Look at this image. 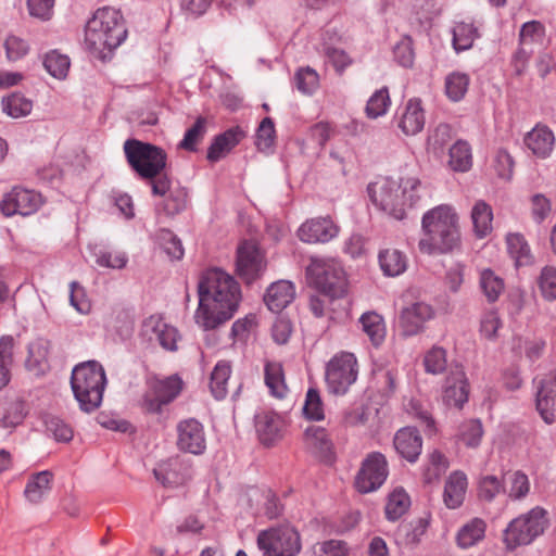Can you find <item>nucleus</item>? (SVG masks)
Masks as SVG:
<instances>
[{
	"label": "nucleus",
	"instance_id": "obj_1",
	"mask_svg": "<svg viewBox=\"0 0 556 556\" xmlns=\"http://www.w3.org/2000/svg\"><path fill=\"white\" fill-rule=\"evenodd\" d=\"M240 299V287L233 277L219 268L207 270L199 283L195 323L205 330L217 328L232 317Z\"/></svg>",
	"mask_w": 556,
	"mask_h": 556
},
{
	"label": "nucleus",
	"instance_id": "obj_2",
	"mask_svg": "<svg viewBox=\"0 0 556 556\" xmlns=\"http://www.w3.org/2000/svg\"><path fill=\"white\" fill-rule=\"evenodd\" d=\"M368 194L374 205L389 216L402 220L422 198V182L410 173L379 177L368 185Z\"/></svg>",
	"mask_w": 556,
	"mask_h": 556
},
{
	"label": "nucleus",
	"instance_id": "obj_3",
	"mask_svg": "<svg viewBox=\"0 0 556 556\" xmlns=\"http://www.w3.org/2000/svg\"><path fill=\"white\" fill-rule=\"evenodd\" d=\"M421 230L418 249L424 254L448 253L459 243L458 216L455 208L448 204H441L427 211L421 219Z\"/></svg>",
	"mask_w": 556,
	"mask_h": 556
},
{
	"label": "nucleus",
	"instance_id": "obj_4",
	"mask_svg": "<svg viewBox=\"0 0 556 556\" xmlns=\"http://www.w3.org/2000/svg\"><path fill=\"white\" fill-rule=\"evenodd\" d=\"M127 37V28L121 12L114 8L98 9L88 21L85 41L89 49L103 53L119 47Z\"/></svg>",
	"mask_w": 556,
	"mask_h": 556
},
{
	"label": "nucleus",
	"instance_id": "obj_5",
	"mask_svg": "<svg viewBox=\"0 0 556 556\" xmlns=\"http://www.w3.org/2000/svg\"><path fill=\"white\" fill-rule=\"evenodd\" d=\"M105 384L104 369L96 361L81 363L72 371L71 386L74 396L80 408L87 413L101 405Z\"/></svg>",
	"mask_w": 556,
	"mask_h": 556
},
{
	"label": "nucleus",
	"instance_id": "obj_6",
	"mask_svg": "<svg viewBox=\"0 0 556 556\" xmlns=\"http://www.w3.org/2000/svg\"><path fill=\"white\" fill-rule=\"evenodd\" d=\"M548 527L547 511L534 507L513 519L503 532V543L508 552L531 544Z\"/></svg>",
	"mask_w": 556,
	"mask_h": 556
},
{
	"label": "nucleus",
	"instance_id": "obj_7",
	"mask_svg": "<svg viewBox=\"0 0 556 556\" xmlns=\"http://www.w3.org/2000/svg\"><path fill=\"white\" fill-rule=\"evenodd\" d=\"M124 152L131 168L143 179L157 177L166 167L165 151L151 143L128 139Z\"/></svg>",
	"mask_w": 556,
	"mask_h": 556
},
{
	"label": "nucleus",
	"instance_id": "obj_8",
	"mask_svg": "<svg viewBox=\"0 0 556 556\" xmlns=\"http://www.w3.org/2000/svg\"><path fill=\"white\" fill-rule=\"evenodd\" d=\"M306 273L317 289L332 298L341 296L346 290L343 268L334 261L312 260Z\"/></svg>",
	"mask_w": 556,
	"mask_h": 556
},
{
	"label": "nucleus",
	"instance_id": "obj_9",
	"mask_svg": "<svg viewBox=\"0 0 556 556\" xmlns=\"http://www.w3.org/2000/svg\"><path fill=\"white\" fill-rule=\"evenodd\" d=\"M358 375L357 359L354 354L341 352L334 355L326 368V383L329 392L343 395L355 383Z\"/></svg>",
	"mask_w": 556,
	"mask_h": 556
},
{
	"label": "nucleus",
	"instance_id": "obj_10",
	"mask_svg": "<svg viewBox=\"0 0 556 556\" xmlns=\"http://www.w3.org/2000/svg\"><path fill=\"white\" fill-rule=\"evenodd\" d=\"M257 545L265 556H295L301 549L300 534L291 527L263 531Z\"/></svg>",
	"mask_w": 556,
	"mask_h": 556
},
{
	"label": "nucleus",
	"instance_id": "obj_11",
	"mask_svg": "<svg viewBox=\"0 0 556 556\" xmlns=\"http://www.w3.org/2000/svg\"><path fill=\"white\" fill-rule=\"evenodd\" d=\"M266 267L265 254L255 242L244 241L238 247L237 274L245 283L250 285L261 278Z\"/></svg>",
	"mask_w": 556,
	"mask_h": 556
},
{
	"label": "nucleus",
	"instance_id": "obj_12",
	"mask_svg": "<svg viewBox=\"0 0 556 556\" xmlns=\"http://www.w3.org/2000/svg\"><path fill=\"white\" fill-rule=\"evenodd\" d=\"M388 463L380 453H371L363 462L355 478V488L361 493H370L378 490L388 477Z\"/></svg>",
	"mask_w": 556,
	"mask_h": 556
},
{
	"label": "nucleus",
	"instance_id": "obj_13",
	"mask_svg": "<svg viewBox=\"0 0 556 556\" xmlns=\"http://www.w3.org/2000/svg\"><path fill=\"white\" fill-rule=\"evenodd\" d=\"M181 389L182 380L178 376L156 379L151 382L150 390L143 396L142 408L148 413H160L162 406L172 402Z\"/></svg>",
	"mask_w": 556,
	"mask_h": 556
},
{
	"label": "nucleus",
	"instance_id": "obj_14",
	"mask_svg": "<svg viewBox=\"0 0 556 556\" xmlns=\"http://www.w3.org/2000/svg\"><path fill=\"white\" fill-rule=\"evenodd\" d=\"M41 195L33 190L14 188L4 195L0 203L1 212L5 216L20 214L23 216L35 213L41 205Z\"/></svg>",
	"mask_w": 556,
	"mask_h": 556
},
{
	"label": "nucleus",
	"instance_id": "obj_15",
	"mask_svg": "<svg viewBox=\"0 0 556 556\" xmlns=\"http://www.w3.org/2000/svg\"><path fill=\"white\" fill-rule=\"evenodd\" d=\"M177 447L179 451L201 455L206 450L204 428L194 418L181 420L177 425Z\"/></svg>",
	"mask_w": 556,
	"mask_h": 556
},
{
	"label": "nucleus",
	"instance_id": "obj_16",
	"mask_svg": "<svg viewBox=\"0 0 556 556\" xmlns=\"http://www.w3.org/2000/svg\"><path fill=\"white\" fill-rule=\"evenodd\" d=\"M395 123L405 136L419 134L426 123V114L421 100L413 98L399 108L395 115Z\"/></svg>",
	"mask_w": 556,
	"mask_h": 556
},
{
	"label": "nucleus",
	"instance_id": "obj_17",
	"mask_svg": "<svg viewBox=\"0 0 556 556\" xmlns=\"http://www.w3.org/2000/svg\"><path fill=\"white\" fill-rule=\"evenodd\" d=\"M340 228L329 217L306 220L298 229V237L305 243H326L338 236Z\"/></svg>",
	"mask_w": 556,
	"mask_h": 556
},
{
	"label": "nucleus",
	"instance_id": "obj_18",
	"mask_svg": "<svg viewBox=\"0 0 556 556\" xmlns=\"http://www.w3.org/2000/svg\"><path fill=\"white\" fill-rule=\"evenodd\" d=\"M433 312L430 305L418 302L402 309L399 316V329L403 337H413L424 330Z\"/></svg>",
	"mask_w": 556,
	"mask_h": 556
},
{
	"label": "nucleus",
	"instance_id": "obj_19",
	"mask_svg": "<svg viewBox=\"0 0 556 556\" xmlns=\"http://www.w3.org/2000/svg\"><path fill=\"white\" fill-rule=\"evenodd\" d=\"M469 386L462 367L451 369L443 388V402L446 406L462 408L468 401Z\"/></svg>",
	"mask_w": 556,
	"mask_h": 556
},
{
	"label": "nucleus",
	"instance_id": "obj_20",
	"mask_svg": "<svg viewBox=\"0 0 556 556\" xmlns=\"http://www.w3.org/2000/svg\"><path fill=\"white\" fill-rule=\"evenodd\" d=\"M535 405L546 424L556 421V374L549 375L540 381Z\"/></svg>",
	"mask_w": 556,
	"mask_h": 556
},
{
	"label": "nucleus",
	"instance_id": "obj_21",
	"mask_svg": "<svg viewBox=\"0 0 556 556\" xmlns=\"http://www.w3.org/2000/svg\"><path fill=\"white\" fill-rule=\"evenodd\" d=\"M283 420L274 412H262L255 417V429L261 443L271 446L282 439Z\"/></svg>",
	"mask_w": 556,
	"mask_h": 556
},
{
	"label": "nucleus",
	"instance_id": "obj_22",
	"mask_svg": "<svg viewBox=\"0 0 556 556\" xmlns=\"http://www.w3.org/2000/svg\"><path fill=\"white\" fill-rule=\"evenodd\" d=\"M142 330L150 339L155 337L164 349L168 351L177 350L178 331L173 326L166 324L161 316L152 315L148 317L143 321Z\"/></svg>",
	"mask_w": 556,
	"mask_h": 556
},
{
	"label": "nucleus",
	"instance_id": "obj_23",
	"mask_svg": "<svg viewBox=\"0 0 556 556\" xmlns=\"http://www.w3.org/2000/svg\"><path fill=\"white\" fill-rule=\"evenodd\" d=\"M245 136L247 131L240 126L231 127L216 136L208 147L207 160L215 163L224 159Z\"/></svg>",
	"mask_w": 556,
	"mask_h": 556
},
{
	"label": "nucleus",
	"instance_id": "obj_24",
	"mask_svg": "<svg viewBox=\"0 0 556 556\" xmlns=\"http://www.w3.org/2000/svg\"><path fill=\"white\" fill-rule=\"evenodd\" d=\"M304 441L311 453L319 459L324 462L333 459V443L325 428L319 426L308 427L304 433Z\"/></svg>",
	"mask_w": 556,
	"mask_h": 556
},
{
	"label": "nucleus",
	"instance_id": "obj_25",
	"mask_svg": "<svg viewBox=\"0 0 556 556\" xmlns=\"http://www.w3.org/2000/svg\"><path fill=\"white\" fill-rule=\"evenodd\" d=\"M396 452L406 460L415 463L422 450V439L412 427L400 429L393 440Z\"/></svg>",
	"mask_w": 556,
	"mask_h": 556
},
{
	"label": "nucleus",
	"instance_id": "obj_26",
	"mask_svg": "<svg viewBox=\"0 0 556 556\" xmlns=\"http://www.w3.org/2000/svg\"><path fill=\"white\" fill-rule=\"evenodd\" d=\"M525 144L535 156L546 159L554 150V132L546 125L538 124L526 135Z\"/></svg>",
	"mask_w": 556,
	"mask_h": 556
},
{
	"label": "nucleus",
	"instance_id": "obj_27",
	"mask_svg": "<svg viewBox=\"0 0 556 556\" xmlns=\"http://www.w3.org/2000/svg\"><path fill=\"white\" fill-rule=\"evenodd\" d=\"M468 488L467 476L460 471H453L446 479L443 491L444 505L450 509L460 507L465 501Z\"/></svg>",
	"mask_w": 556,
	"mask_h": 556
},
{
	"label": "nucleus",
	"instance_id": "obj_28",
	"mask_svg": "<svg viewBox=\"0 0 556 556\" xmlns=\"http://www.w3.org/2000/svg\"><path fill=\"white\" fill-rule=\"evenodd\" d=\"M294 295V286L290 281L280 280L268 287L264 301L271 312H280L293 301Z\"/></svg>",
	"mask_w": 556,
	"mask_h": 556
},
{
	"label": "nucleus",
	"instance_id": "obj_29",
	"mask_svg": "<svg viewBox=\"0 0 556 556\" xmlns=\"http://www.w3.org/2000/svg\"><path fill=\"white\" fill-rule=\"evenodd\" d=\"M506 249L516 267L530 266L534 255L525 236L520 232H508L505 237Z\"/></svg>",
	"mask_w": 556,
	"mask_h": 556
},
{
	"label": "nucleus",
	"instance_id": "obj_30",
	"mask_svg": "<svg viewBox=\"0 0 556 556\" xmlns=\"http://www.w3.org/2000/svg\"><path fill=\"white\" fill-rule=\"evenodd\" d=\"M26 416L25 403L17 397H5L0 401V427L15 428Z\"/></svg>",
	"mask_w": 556,
	"mask_h": 556
},
{
	"label": "nucleus",
	"instance_id": "obj_31",
	"mask_svg": "<svg viewBox=\"0 0 556 556\" xmlns=\"http://www.w3.org/2000/svg\"><path fill=\"white\" fill-rule=\"evenodd\" d=\"M265 384L269 389L271 395L283 399L288 393L285 371L282 364L275 361H268L264 367Z\"/></svg>",
	"mask_w": 556,
	"mask_h": 556
},
{
	"label": "nucleus",
	"instance_id": "obj_32",
	"mask_svg": "<svg viewBox=\"0 0 556 556\" xmlns=\"http://www.w3.org/2000/svg\"><path fill=\"white\" fill-rule=\"evenodd\" d=\"M53 476L45 470L33 475L24 490V495L30 503H39L51 490Z\"/></svg>",
	"mask_w": 556,
	"mask_h": 556
},
{
	"label": "nucleus",
	"instance_id": "obj_33",
	"mask_svg": "<svg viewBox=\"0 0 556 556\" xmlns=\"http://www.w3.org/2000/svg\"><path fill=\"white\" fill-rule=\"evenodd\" d=\"M486 523L483 519L473 518L457 532L456 542L460 548H469L483 540Z\"/></svg>",
	"mask_w": 556,
	"mask_h": 556
},
{
	"label": "nucleus",
	"instance_id": "obj_34",
	"mask_svg": "<svg viewBox=\"0 0 556 556\" xmlns=\"http://www.w3.org/2000/svg\"><path fill=\"white\" fill-rule=\"evenodd\" d=\"M231 371L230 363L224 359L217 362L213 368L210 378V390L216 400H224L226 397Z\"/></svg>",
	"mask_w": 556,
	"mask_h": 556
},
{
	"label": "nucleus",
	"instance_id": "obj_35",
	"mask_svg": "<svg viewBox=\"0 0 556 556\" xmlns=\"http://www.w3.org/2000/svg\"><path fill=\"white\" fill-rule=\"evenodd\" d=\"M471 220L476 236L486 237L492 231V207L482 200L477 201L471 210Z\"/></svg>",
	"mask_w": 556,
	"mask_h": 556
},
{
	"label": "nucleus",
	"instance_id": "obj_36",
	"mask_svg": "<svg viewBox=\"0 0 556 556\" xmlns=\"http://www.w3.org/2000/svg\"><path fill=\"white\" fill-rule=\"evenodd\" d=\"M379 265L384 275L395 277L406 270L407 258L396 249H386L379 253Z\"/></svg>",
	"mask_w": 556,
	"mask_h": 556
},
{
	"label": "nucleus",
	"instance_id": "obj_37",
	"mask_svg": "<svg viewBox=\"0 0 556 556\" xmlns=\"http://www.w3.org/2000/svg\"><path fill=\"white\" fill-rule=\"evenodd\" d=\"M448 165L454 172L465 173L472 166L471 148L468 142L458 140L450 149Z\"/></svg>",
	"mask_w": 556,
	"mask_h": 556
},
{
	"label": "nucleus",
	"instance_id": "obj_38",
	"mask_svg": "<svg viewBox=\"0 0 556 556\" xmlns=\"http://www.w3.org/2000/svg\"><path fill=\"white\" fill-rule=\"evenodd\" d=\"M479 285L489 303L496 302L505 289L503 278L489 268L480 273Z\"/></svg>",
	"mask_w": 556,
	"mask_h": 556
},
{
	"label": "nucleus",
	"instance_id": "obj_39",
	"mask_svg": "<svg viewBox=\"0 0 556 556\" xmlns=\"http://www.w3.org/2000/svg\"><path fill=\"white\" fill-rule=\"evenodd\" d=\"M470 77L463 72H452L445 77L444 88L446 97L453 101H460L468 91Z\"/></svg>",
	"mask_w": 556,
	"mask_h": 556
},
{
	"label": "nucleus",
	"instance_id": "obj_40",
	"mask_svg": "<svg viewBox=\"0 0 556 556\" xmlns=\"http://www.w3.org/2000/svg\"><path fill=\"white\" fill-rule=\"evenodd\" d=\"M359 323L363 331L368 336L374 345L382 343L386 337V325L382 316L375 312H368L361 316Z\"/></svg>",
	"mask_w": 556,
	"mask_h": 556
},
{
	"label": "nucleus",
	"instance_id": "obj_41",
	"mask_svg": "<svg viewBox=\"0 0 556 556\" xmlns=\"http://www.w3.org/2000/svg\"><path fill=\"white\" fill-rule=\"evenodd\" d=\"M3 113L12 118H20L30 114L33 110L31 100L21 93H12L1 101Z\"/></svg>",
	"mask_w": 556,
	"mask_h": 556
},
{
	"label": "nucleus",
	"instance_id": "obj_42",
	"mask_svg": "<svg viewBox=\"0 0 556 556\" xmlns=\"http://www.w3.org/2000/svg\"><path fill=\"white\" fill-rule=\"evenodd\" d=\"M410 500L403 488L394 489L388 496L386 505V516L389 520L395 521L401 518L408 509Z\"/></svg>",
	"mask_w": 556,
	"mask_h": 556
},
{
	"label": "nucleus",
	"instance_id": "obj_43",
	"mask_svg": "<svg viewBox=\"0 0 556 556\" xmlns=\"http://www.w3.org/2000/svg\"><path fill=\"white\" fill-rule=\"evenodd\" d=\"M545 37V26L539 21H530L521 26L519 46L531 49L534 43H542Z\"/></svg>",
	"mask_w": 556,
	"mask_h": 556
},
{
	"label": "nucleus",
	"instance_id": "obj_44",
	"mask_svg": "<svg viewBox=\"0 0 556 556\" xmlns=\"http://www.w3.org/2000/svg\"><path fill=\"white\" fill-rule=\"evenodd\" d=\"M70 59L65 54H61L58 51H51L46 54L43 60V66L47 72L58 79L66 77L70 70Z\"/></svg>",
	"mask_w": 556,
	"mask_h": 556
},
{
	"label": "nucleus",
	"instance_id": "obj_45",
	"mask_svg": "<svg viewBox=\"0 0 556 556\" xmlns=\"http://www.w3.org/2000/svg\"><path fill=\"white\" fill-rule=\"evenodd\" d=\"M450 463L447 458L439 451H434L429 455L425 466L424 478L427 483L437 481L447 470Z\"/></svg>",
	"mask_w": 556,
	"mask_h": 556
},
{
	"label": "nucleus",
	"instance_id": "obj_46",
	"mask_svg": "<svg viewBox=\"0 0 556 556\" xmlns=\"http://www.w3.org/2000/svg\"><path fill=\"white\" fill-rule=\"evenodd\" d=\"M181 465L177 460H169L154 469V476L165 486H176L185 482V476L180 475L177 469Z\"/></svg>",
	"mask_w": 556,
	"mask_h": 556
},
{
	"label": "nucleus",
	"instance_id": "obj_47",
	"mask_svg": "<svg viewBox=\"0 0 556 556\" xmlns=\"http://www.w3.org/2000/svg\"><path fill=\"white\" fill-rule=\"evenodd\" d=\"M482 437L483 428L479 420H467L459 427L458 439L467 447H477L480 444Z\"/></svg>",
	"mask_w": 556,
	"mask_h": 556
},
{
	"label": "nucleus",
	"instance_id": "obj_48",
	"mask_svg": "<svg viewBox=\"0 0 556 556\" xmlns=\"http://www.w3.org/2000/svg\"><path fill=\"white\" fill-rule=\"evenodd\" d=\"M478 37L477 29L472 24L458 23L453 30V45L457 51L471 48Z\"/></svg>",
	"mask_w": 556,
	"mask_h": 556
},
{
	"label": "nucleus",
	"instance_id": "obj_49",
	"mask_svg": "<svg viewBox=\"0 0 556 556\" xmlns=\"http://www.w3.org/2000/svg\"><path fill=\"white\" fill-rule=\"evenodd\" d=\"M206 124L207 121L205 117H198L192 127L186 131L184 139L179 143V148L187 151H195L198 143L201 142L206 134Z\"/></svg>",
	"mask_w": 556,
	"mask_h": 556
},
{
	"label": "nucleus",
	"instance_id": "obj_50",
	"mask_svg": "<svg viewBox=\"0 0 556 556\" xmlns=\"http://www.w3.org/2000/svg\"><path fill=\"white\" fill-rule=\"evenodd\" d=\"M391 104L389 91L387 88L377 90L368 100L366 114L370 118H377L387 113Z\"/></svg>",
	"mask_w": 556,
	"mask_h": 556
},
{
	"label": "nucleus",
	"instance_id": "obj_51",
	"mask_svg": "<svg viewBox=\"0 0 556 556\" xmlns=\"http://www.w3.org/2000/svg\"><path fill=\"white\" fill-rule=\"evenodd\" d=\"M538 287L542 296L547 301L556 300V268L545 266L538 277Z\"/></svg>",
	"mask_w": 556,
	"mask_h": 556
},
{
	"label": "nucleus",
	"instance_id": "obj_52",
	"mask_svg": "<svg viewBox=\"0 0 556 556\" xmlns=\"http://www.w3.org/2000/svg\"><path fill=\"white\" fill-rule=\"evenodd\" d=\"M127 262L128 258L124 252L100 249L96 253V263L101 267L122 269Z\"/></svg>",
	"mask_w": 556,
	"mask_h": 556
},
{
	"label": "nucleus",
	"instance_id": "obj_53",
	"mask_svg": "<svg viewBox=\"0 0 556 556\" xmlns=\"http://www.w3.org/2000/svg\"><path fill=\"white\" fill-rule=\"evenodd\" d=\"M187 191L182 188L169 191L162 205L163 212L168 216L179 214L187 206Z\"/></svg>",
	"mask_w": 556,
	"mask_h": 556
},
{
	"label": "nucleus",
	"instance_id": "obj_54",
	"mask_svg": "<svg viewBox=\"0 0 556 556\" xmlns=\"http://www.w3.org/2000/svg\"><path fill=\"white\" fill-rule=\"evenodd\" d=\"M12 364V340H0V390L10 381V366Z\"/></svg>",
	"mask_w": 556,
	"mask_h": 556
},
{
	"label": "nucleus",
	"instance_id": "obj_55",
	"mask_svg": "<svg viewBox=\"0 0 556 556\" xmlns=\"http://www.w3.org/2000/svg\"><path fill=\"white\" fill-rule=\"evenodd\" d=\"M426 371L432 375L442 372L446 367V352L444 349L433 346L424 357Z\"/></svg>",
	"mask_w": 556,
	"mask_h": 556
},
{
	"label": "nucleus",
	"instance_id": "obj_56",
	"mask_svg": "<svg viewBox=\"0 0 556 556\" xmlns=\"http://www.w3.org/2000/svg\"><path fill=\"white\" fill-rule=\"evenodd\" d=\"M294 80L296 88L305 94L313 93L319 85L318 74L311 67L299 70Z\"/></svg>",
	"mask_w": 556,
	"mask_h": 556
},
{
	"label": "nucleus",
	"instance_id": "obj_57",
	"mask_svg": "<svg viewBox=\"0 0 556 556\" xmlns=\"http://www.w3.org/2000/svg\"><path fill=\"white\" fill-rule=\"evenodd\" d=\"M502 327V320L496 311H489L483 314L480 321V334L486 340L497 339L498 329Z\"/></svg>",
	"mask_w": 556,
	"mask_h": 556
},
{
	"label": "nucleus",
	"instance_id": "obj_58",
	"mask_svg": "<svg viewBox=\"0 0 556 556\" xmlns=\"http://www.w3.org/2000/svg\"><path fill=\"white\" fill-rule=\"evenodd\" d=\"M304 416L312 420H323L324 407L318 391L309 389L306 393L305 403L303 406Z\"/></svg>",
	"mask_w": 556,
	"mask_h": 556
},
{
	"label": "nucleus",
	"instance_id": "obj_59",
	"mask_svg": "<svg viewBox=\"0 0 556 556\" xmlns=\"http://www.w3.org/2000/svg\"><path fill=\"white\" fill-rule=\"evenodd\" d=\"M46 429L59 442H70L74 435L72 427L58 417H49Z\"/></svg>",
	"mask_w": 556,
	"mask_h": 556
},
{
	"label": "nucleus",
	"instance_id": "obj_60",
	"mask_svg": "<svg viewBox=\"0 0 556 556\" xmlns=\"http://www.w3.org/2000/svg\"><path fill=\"white\" fill-rule=\"evenodd\" d=\"M348 546L341 540H328L318 542L313 546L314 556H346Z\"/></svg>",
	"mask_w": 556,
	"mask_h": 556
},
{
	"label": "nucleus",
	"instance_id": "obj_61",
	"mask_svg": "<svg viewBox=\"0 0 556 556\" xmlns=\"http://www.w3.org/2000/svg\"><path fill=\"white\" fill-rule=\"evenodd\" d=\"M257 326L256 315L249 314L244 318L238 319L231 327V337L236 341H247L250 333Z\"/></svg>",
	"mask_w": 556,
	"mask_h": 556
},
{
	"label": "nucleus",
	"instance_id": "obj_62",
	"mask_svg": "<svg viewBox=\"0 0 556 556\" xmlns=\"http://www.w3.org/2000/svg\"><path fill=\"white\" fill-rule=\"evenodd\" d=\"M3 46L9 61H17L24 58L29 51V46L26 40L15 35L8 36Z\"/></svg>",
	"mask_w": 556,
	"mask_h": 556
},
{
	"label": "nucleus",
	"instance_id": "obj_63",
	"mask_svg": "<svg viewBox=\"0 0 556 556\" xmlns=\"http://www.w3.org/2000/svg\"><path fill=\"white\" fill-rule=\"evenodd\" d=\"M394 58L399 64L404 67H410L414 64L415 52L410 37H403L394 48Z\"/></svg>",
	"mask_w": 556,
	"mask_h": 556
},
{
	"label": "nucleus",
	"instance_id": "obj_64",
	"mask_svg": "<svg viewBox=\"0 0 556 556\" xmlns=\"http://www.w3.org/2000/svg\"><path fill=\"white\" fill-rule=\"evenodd\" d=\"M161 245L163 251L172 260H181L184 256V248L180 240L170 231L164 230L161 233Z\"/></svg>",
	"mask_w": 556,
	"mask_h": 556
}]
</instances>
